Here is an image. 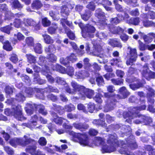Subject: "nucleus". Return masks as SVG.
<instances>
[{"label": "nucleus", "mask_w": 155, "mask_h": 155, "mask_svg": "<svg viewBox=\"0 0 155 155\" xmlns=\"http://www.w3.org/2000/svg\"><path fill=\"white\" fill-rule=\"evenodd\" d=\"M62 15L66 17L68 16L69 13V9L66 6H63L61 9V12Z\"/></svg>", "instance_id": "nucleus-32"}, {"label": "nucleus", "mask_w": 155, "mask_h": 155, "mask_svg": "<svg viewBox=\"0 0 155 155\" xmlns=\"http://www.w3.org/2000/svg\"><path fill=\"white\" fill-rule=\"evenodd\" d=\"M52 115L53 117V120L57 124L61 125L62 124L63 120H67L66 119L58 117L55 113L53 112Z\"/></svg>", "instance_id": "nucleus-21"}, {"label": "nucleus", "mask_w": 155, "mask_h": 155, "mask_svg": "<svg viewBox=\"0 0 155 155\" xmlns=\"http://www.w3.org/2000/svg\"><path fill=\"white\" fill-rule=\"evenodd\" d=\"M25 93L28 95L29 97H30L33 94V90L32 88L28 87L26 88L25 90Z\"/></svg>", "instance_id": "nucleus-62"}, {"label": "nucleus", "mask_w": 155, "mask_h": 155, "mask_svg": "<svg viewBox=\"0 0 155 155\" xmlns=\"http://www.w3.org/2000/svg\"><path fill=\"white\" fill-rule=\"evenodd\" d=\"M56 50V48L53 45H49L45 49V51L47 52H53Z\"/></svg>", "instance_id": "nucleus-52"}, {"label": "nucleus", "mask_w": 155, "mask_h": 155, "mask_svg": "<svg viewBox=\"0 0 155 155\" xmlns=\"http://www.w3.org/2000/svg\"><path fill=\"white\" fill-rule=\"evenodd\" d=\"M148 92L147 94V98L149 105L153 104L154 102L153 97L155 95L154 91L150 87H148L147 88Z\"/></svg>", "instance_id": "nucleus-13"}, {"label": "nucleus", "mask_w": 155, "mask_h": 155, "mask_svg": "<svg viewBox=\"0 0 155 155\" xmlns=\"http://www.w3.org/2000/svg\"><path fill=\"white\" fill-rule=\"evenodd\" d=\"M95 143L96 145L101 144L102 146L104 143V140L100 137H96L95 139Z\"/></svg>", "instance_id": "nucleus-53"}, {"label": "nucleus", "mask_w": 155, "mask_h": 155, "mask_svg": "<svg viewBox=\"0 0 155 155\" xmlns=\"http://www.w3.org/2000/svg\"><path fill=\"white\" fill-rule=\"evenodd\" d=\"M15 38H17L19 41L22 40L24 39L25 37L20 32L18 33L17 34H14Z\"/></svg>", "instance_id": "nucleus-61"}, {"label": "nucleus", "mask_w": 155, "mask_h": 155, "mask_svg": "<svg viewBox=\"0 0 155 155\" xmlns=\"http://www.w3.org/2000/svg\"><path fill=\"white\" fill-rule=\"evenodd\" d=\"M38 143L41 146H45L47 143V141L45 137H41L38 140Z\"/></svg>", "instance_id": "nucleus-59"}, {"label": "nucleus", "mask_w": 155, "mask_h": 155, "mask_svg": "<svg viewBox=\"0 0 155 155\" xmlns=\"http://www.w3.org/2000/svg\"><path fill=\"white\" fill-rule=\"evenodd\" d=\"M146 106L145 105H143L141 107H134L132 109V111H129L128 112H124L123 113V117L124 118L128 117L126 121L129 123H131V119H133L135 117L138 116L140 120H137L134 121L136 124H139L143 122L146 124H149L152 122V120L150 117H146L145 116L142 115L138 114L139 111L145 109Z\"/></svg>", "instance_id": "nucleus-1"}, {"label": "nucleus", "mask_w": 155, "mask_h": 155, "mask_svg": "<svg viewBox=\"0 0 155 155\" xmlns=\"http://www.w3.org/2000/svg\"><path fill=\"white\" fill-rule=\"evenodd\" d=\"M119 92L121 96L119 95H115L117 96V99H119L121 98H125L127 97L130 94V93L128 91L126 88L124 87H121L119 90Z\"/></svg>", "instance_id": "nucleus-15"}, {"label": "nucleus", "mask_w": 155, "mask_h": 155, "mask_svg": "<svg viewBox=\"0 0 155 155\" xmlns=\"http://www.w3.org/2000/svg\"><path fill=\"white\" fill-rule=\"evenodd\" d=\"M25 140L24 141L22 139L18 138H15L10 140L9 143L12 146L15 147L17 145H20L22 146H25L27 145L29 143L28 141L33 142L35 143V141L29 138V137L26 136H24Z\"/></svg>", "instance_id": "nucleus-8"}, {"label": "nucleus", "mask_w": 155, "mask_h": 155, "mask_svg": "<svg viewBox=\"0 0 155 155\" xmlns=\"http://www.w3.org/2000/svg\"><path fill=\"white\" fill-rule=\"evenodd\" d=\"M121 62V59L118 58H113L110 60V63L111 65L112 66H119L118 63Z\"/></svg>", "instance_id": "nucleus-39"}, {"label": "nucleus", "mask_w": 155, "mask_h": 155, "mask_svg": "<svg viewBox=\"0 0 155 155\" xmlns=\"http://www.w3.org/2000/svg\"><path fill=\"white\" fill-rule=\"evenodd\" d=\"M96 81L99 86L103 85L104 84V80L101 76H99L97 77Z\"/></svg>", "instance_id": "nucleus-41"}, {"label": "nucleus", "mask_w": 155, "mask_h": 155, "mask_svg": "<svg viewBox=\"0 0 155 155\" xmlns=\"http://www.w3.org/2000/svg\"><path fill=\"white\" fill-rule=\"evenodd\" d=\"M117 27H114L113 25H110L109 27V31L112 33L117 34Z\"/></svg>", "instance_id": "nucleus-60"}, {"label": "nucleus", "mask_w": 155, "mask_h": 155, "mask_svg": "<svg viewBox=\"0 0 155 155\" xmlns=\"http://www.w3.org/2000/svg\"><path fill=\"white\" fill-rule=\"evenodd\" d=\"M26 43L30 46H33L34 44V39L31 37H29L26 38L25 39Z\"/></svg>", "instance_id": "nucleus-45"}, {"label": "nucleus", "mask_w": 155, "mask_h": 155, "mask_svg": "<svg viewBox=\"0 0 155 155\" xmlns=\"http://www.w3.org/2000/svg\"><path fill=\"white\" fill-rule=\"evenodd\" d=\"M62 69L63 71H62V73L67 74L71 76L74 75V69L72 67L69 66L66 69L64 67L62 68Z\"/></svg>", "instance_id": "nucleus-22"}, {"label": "nucleus", "mask_w": 155, "mask_h": 155, "mask_svg": "<svg viewBox=\"0 0 155 155\" xmlns=\"http://www.w3.org/2000/svg\"><path fill=\"white\" fill-rule=\"evenodd\" d=\"M64 68L59 64H56L53 67L52 69L54 71H56L62 73V71H63L62 68Z\"/></svg>", "instance_id": "nucleus-51"}, {"label": "nucleus", "mask_w": 155, "mask_h": 155, "mask_svg": "<svg viewBox=\"0 0 155 155\" xmlns=\"http://www.w3.org/2000/svg\"><path fill=\"white\" fill-rule=\"evenodd\" d=\"M92 123L94 124L97 125L101 126L102 127H105L107 125L104 121L100 120H94L92 121Z\"/></svg>", "instance_id": "nucleus-34"}, {"label": "nucleus", "mask_w": 155, "mask_h": 155, "mask_svg": "<svg viewBox=\"0 0 155 155\" xmlns=\"http://www.w3.org/2000/svg\"><path fill=\"white\" fill-rule=\"evenodd\" d=\"M77 108L80 110H82L85 113H87V111L85 109V107L83 105V104H78L77 105Z\"/></svg>", "instance_id": "nucleus-58"}, {"label": "nucleus", "mask_w": 155, "mask_h": 155, "mask_svg": "<svg viewBox=\"0 0 155 155\" xmlns=\"http://www.w3.org/2000/svg\"><path fill=\"white\" fill-rule=\"evenodd\" d=\"M43 25L45 27H47L51 24V22L46 18H45L42 19Z\"/></svg>", "instance_id": "nucleus-55"}, {"label": "nucleus", "mask_w": 155, "mask_h": 155, "mask_svg": "<svg viewBox=\"0 0 155 155\" xmlns=\"http://www.w3.org/2000/svg\"><path fill=\"white\" fill-rule=\"evenodd\" d=\"M109 43L114 47H117L121 48L122 46V45L120 41L117 40V39H110L109 41Z\"/></svg>", "instance_id": "nucleus-25"}, {"label": "nucleus", "mask_w": 155, "mask_h": 155, "mask_svg": "<svg viewBox=\"0 0 155 155\" xmlns=\"http://www.w3.org/2000/svg\"><path fill=\"white\" fill-rule=\"evenodd\" d=\"M33 140L35 141V143L33 142H30L29 141H28L29 143L28 144L31 143L33 145L28 146L25 149L26 152L30 153L31 155H45V154L43 153L39 150L36 151L37 147L35 146V144L36 143V142L35 140Z\"/></svg>", "instance_id": "nucleus-10"}, {"label": "nucleus", "mask_w": 155, "mask_h": 155, "mask_svg": "<svg viewBox=\"0 0 155 155\" xmlns=\"http://www.w3.org/2000/svg\"><path fill=\"white\" fill-rule=\"evenodd\" d=\"M112 83L114 85H120L123 83V79H112L111 80Z\"/></svg>", "instance_id": "nucleus-43"}, {"label": "nucleus", "mask_w": 155, "mask_h": 155, "mask_svg": "<svg viewBox=\"0 0 155 155\" xmlns=\"http://www.w3.org/2000/svg\"><path fill=\"white\" fill-rule=\"evenodd\" d=\"M75 107L74 105L71 104H70L69 105L65 106L64 110L67 112H71L72 110H74Z\"/></svg>", "instance_id": "nucleus-48"}, {"label": "nucleus", "mask_w": 155, "mask_h": 155, "mask_svg": "<svg viewBox=\"0 0 155 155\" xmlns=\"http://www.w3.org/2000/svg\"><path fill=\"white\" fill-rule=\"evenodd\" d=\"M142 76L148 81L155 78V73L150 70L147 64H145L140 70Z\"/></svg>", "instance_id": "nucleus-7"}, {"label": "nucleus", "mask_w": 155, "mask_h": 155, "mask_svg": "<svg viewBox=\"0 0 155 155\" xmlns=\"http://www.w3.org/2000/svg\"><path fill=\"white\" fill-rule=\"evenodd\" d=\"M26 57L28 61L30 63H34L36 61L35 58L31 54H27Z\"/></svg>", "instance_id": "nucleus-47"}, {"label": "nucleus", "mask_w": 155, "mask_h": 155, "mask_svg": "<svg viewBox=\"0 0 155 155\" xmlns=\"http://www.w3.org/2000/svg\"><path fill=\"white\" fill-rule=\"evenodd\" d=\"M114 104L112 103V102L110 104H106L104 107V111L105 112H107L113 110V107L112 106V105Z\"/></svg>", "instance_id": "nucleus-54"}, {"label": "nucleus", "mask_w": 155, "mask_h": 155, "mask_svg": "<svg viewBox=\"0 0 155 155\" xmlns=\"http://www.w3.org/2000/svg\"><path fill=\"white\" fill-rule=\"evenodd\" d=\"M91 15V12L88 11L85 13L81 15V17L84 20L86 21L88 20Z\"/></svg>", "instance_id": "nucleus-35"}, {"label": "nucleus", "mask_w": 155, "mask_h": 155, "mask_svg": "<svg viewBox=\"0 0 155 155\" xmlns=\"http://www.w3.org/2000/svg\"><path fill=\"white\" fill-rule=\"evenodd\" d=\"M49 61L52 62H55L57 59V57L53 54H51L48 57Z\"/></svg>", "instance_id": "nucleus-49"}, {"label": "nucleus", "mask_w": 155, "mask_h": 155, "mask_svg": "<svg viewBox=\"0 0 155 155\" xmlns=\"http://www.w3.org/2000/svg\"><path fill=\"white\" fill-rule=\"evenodd\" d=\"M65 32L67 33L68 37L70 39L73 40H74L75 38L74 34L68 28H65Z\"/></svg>", "instance_id": "nucleus-38"}, {"label": "nucleus", "mask_w": 155, "mask_h": 155, "mask_svg": "<svg viewBox=\"0 0 155 155\" xmlns=\"http://www.w3.org/2000/svg\"><path fill=\"white\" fill-rule=\"evenodd\" d=\"M82 89L83 90L82 91L79 97L83 100L84 99L85 96L89 98H91L94 95V92L93 90L86 88L84 87H82Z\"/></svg>", "instance_id": "nucleus-12"}, {"label": "nucleus", "mask_w": 155, "mask_h": 155, "mask_svg": "<svg viewBox=\"0 0 155 155\" xmlns=\"http://www.w3.org/2000/svg\"><path fill=\"white\" fill-rule=\"evenodd\" d=\"M62 15L66 17L68 16L69 13V9L66 6H63L61 9V12Z\"/></svg>", "instance_id": "nucleus-33"}, {"label": "nucleus", "mask_w": 155, "mask_h": 155, "mask_svg": "<svg viewBox=\"0 0 155 155\" xmlns=\"http://www.w3.org/2000/svg\"><path fill=\"white\" fill-rule=\"evenodd\" d=\"M45 43L47 44H51L53 43L54 40L51 37L48 35H43Z\"/></svg>", "instance_id": "nucleus-29"}, {"label": "nucleus", "mask_w": 155, "mask_h": 155, "mask_svg": "<svg viewBox=\"0 0 155 155\" xmlns=\"http://www.w3.org/2000/svg\"><path fill=\"white\" fill-rule=\"evenodd\" d=\"M21 23V22L20 19L16 18L13 22V25L15 27L18 28L20 27Z\"/></svg>", "instance_id": "nucleus-56"}, {"label": "nucleus", "mask_w": 155, "mask_h": 155, "mask_svg": "<svg viewBox=\"0 0 155 155\" xmlns=\"http://www.w3.org/2000/svg\"><path fill=\"white\" fill-rule=\"evenodd\" d=\"M5 113L8 116H14L19 120H22L25 119L22 115L21 107L19 105H18L15 107H13L12 109H5Z\"/></svg>", "instance_id": "nucleus-5"}, {"label": "nucleus", "mask_w": 155, "mask_h": 155, "mask_svg": "<svg viewBox=\"0 0 155 155\" xmlns=\"http://www.w3.org/2000/svg\"><path fill=\"white\" fill-rule=\"evenodd\" d=\"M107 144H104L101 147V151L103 153H110L114 151L116 149L114 146L118 144L117 137L116 134L110 135L107 140Z\"/></svg>", "instance_id": "nucleus-4"}, {"label": "nucleus", "mask_w": 155, "mask_h": 155, "mask_svg": "<svg viewBox=\"0 0 155 155\" xmlns=\"http://www.w3.org/2000/svg\"><path fill=\"white\" fill-rule=\"evenodd\" d=\"M42 6V4L39 0H33L31 5L32 8L34 9H38Z\"/></svg>", "instance_id": "nucleus-23"}, {"label": "nucleus", "mask_w": 155, "mask_h": 155, "mask_svg": "<svg viewBox=\"0 0 155 155\" xmlns=\"http://www.w3.org/2000/svg\"><path fill=\"white\" fill-rule=\"evenodd\" d=\"M140 21L139 18H130L129 20H127V23L136 25H138Z\"/></svg>", "instance_id": "nucleus-27"}, {"label": "nucleus", "mask_w": 155, "mask_h": 155, "mask_svg": "<svg viewBox=\"0 0 155 155\" xmlns=\"http://www.w3.org/2000/svg\"><path fill=\"white\" fill-rule=\"evenodd\" d=\"M89 74L86 71H81L75 73V76L77 78L84 79L85 78L88 77Z\"/></svg>", "instance_id": "nucleus-19"}, {"label": "nucleus", "mask_w": 155, "mask_h": 155, "mask_svg": "<svg viewBox=\"0 0 155 155\" xmlns=\"http://www.w3.org/2000/svg\"><path fill=\"white\" fill-rule=\"evenodd\" d=\"M52 26L53 27H50L48 29V32L51 34L54 33L56 29L58 28L57 25L54 23L52 24Z\"/></svg>", "instance_id": "nucleus-44"}, {"label": "nucleus", "mask_w": 155, "mask_h": 155, "mask_svg": "<svg viewBox=\"0 0 155 155\" xmlns=\"http://www.w3.org/2000/svg\"><path fill=\"white\" fill-rule=\"evenodd\" d=\"M127 49L129 50L130 58L127 61L126 64L128 65H131L136 61L137 57V50L135 48L130 47H128Z\"/></svg>", "instance_id": "nucleus-9"}, {"label": "nucleus", "mask_w": 155, "mask_h": 155, "mask_svg": "<svg viewBox=\"0 0 155 155\" xmlns=\"http://www.w3.org/2000/svg\"><path fill=\"white\" fill-rule=\"evenodd\" d=\"M123 147L118 150L119 152L121 154L126 155H133V153L130 151H128V149L125 146H123Z\"/></svg>", "instance_id": "nucleus-26"}, {"label": "nucleus", "mask_w": 155, "mask_h": 155, "mask_svg": "<svg viewBox=\"0 0 155 155\" xmlns=\"http://www.w3.org/2000/svg\"><path fill=\"white\" fill-rule=\"evenodd\" d=\"M55 80L56 82L58 84L64 85L66 84L65 80L63 78L57 77L55 78Z\"/></svg>", "instance_id": "nucleus-36"}, {"label": "nucleus", "mask_w": 155, "mask_h": 155, "mask_svg": "<svg viewBox=\"0 0 155 155\" xmlns=\"http://www.w3.org/2000/svg\"><path fill=\"white\" fill-rule=\"evenodd\" d=\"M42 73L46 76L48 81L49 82L51 83H54V78L49 74L51 73L49 67L47 66L45 67V69L42 70Z\"/></svg>", "instance_id": "nucleus-16"}, {"label": "nucleus", "mask_w": 155, "mask_h": 155, "mask_svg": "<svg viewBox=\"0 0 155 155\" xmlns=\"http://www.w3.org/2000/svg\"><path fill=\"white\" fill-rule=\"evenodd\" d=\"M34 49L36 53L38 54L41 53L42 50L41 45L40 43L36 44L35 45Z\"/></svg>", "instance_id": "nucleus-37"}, {"label": "nucleus", "mask_w": 155, "mask_h": 155, "mask_svg": "<svg viewBox=\"0 0 155 155\" xmlns=\"http://www.w3.org/2000/svg\"><path fill=\"white\" fill-rule=\"evenodd\" d=\"M78 25L82 30V36L84 38L93 37V34L96 31L95 28L93 26L89 24L84 25L82 23H79Z\"/></svg>", "instance_id": "nucleus-6"}, {"label": "nucleus", "mask_w": 155, "mask_h": 155, "mask_svg": "<svg viewBox=\"0 0 155 155\" xmlns=\"http://www.w3.org/2000/svg\"><path fill=\"white\" fill-rule=\"evenodd\" d=\"M67 132L70 135L72 136V140L73 141L75 142H78L83 146L93 147V144L90 143L91 140L88 139L87 134L75 133L72 131H69Z\"/></svg>", "instance_id": "nucleus-2"}, {"label": "nucleus", "mask_w": 155, "mask_h": 155, "mask_svg": "<svg viewBox=\"0 0 155 155\" xmlns=\"http://www.w3.org/2000/svg\"><path fill=\"white\" fill-rule=\"evenodd\" d=\"M12 29V27L10 26H7L0 28V30L2 31L9 34L10 31Z\"/></svg>", "instance_id": "nucleus-42"}, {"label": "nucleus", "mask_w": 155, "mask_h": 155, "mask_svg": "<svg viewBox=\"0 0 155 155\" xmlns=\"http://www.w3.org/2000/svg\"><path fill=\"white\" fill-rule=\"evenodd\" d=\"M115 95H116L114 94H111L109 92H105L104 93V96L105 97L108 98L109 100L112 99L113 100L114 102L116 101L117 96H115Z\"/></svg>", "instance_id": "nucleus-30"}, {"label": "nucleus", "mask_w": 155, "mask_h": 155, "mask_svg": "<svg viewBox=\"0 0 155 155\" xmlns=\"http://www.w3.org/2000/svg\"><path fill=\"white\" fill-rule=\"evenodd\" d=\"M38 119V117L37 115H34L31 117V122L30 124H24L25 125L32 130L34 128H37L38 127H35V126L37 125V120Z\"/></svg>", "instance_id": "nucleus-17"}, {"label": "nucleus", "mask_w": 155, "mask_h": 155, "mask_svg": "<svg viewBox=\"0 0 155 155\" xmlns=\"http://www.w3.org/2000/svg\"><path fill=\"white\" fill-rule=\"evenodd\" d=\"M13 88L9 86H7L5 89V92L6 94H12L13 92Z\"/></svg>", "instance_id": "nucleus-57"}, {"label": "nucleus", "mask_w": 155, "mask_h": 155, "mask_svg": "<svg viewBox=\"0 0 155 155\" xmlns=\"http://www.w3.org/2000/svg\"><path fill=\"white\" fill-rule=\"evenodd\" d=\"M71 85L73 89V91H74V94L75 93L76 91H78L79 92V96L80 95L81 93L83 90L82 89V87H84L78 85L76 82L74 81L71 82Z\"/></svg>", "instance_id": "nucleus-18"}, {"label": "nucleus", "mask_w": 155, "mask_h": 155, "mask_svg": "<svg viewBox=\"0 0 155 155\" xmlns=\"http://www.w3.org/2000/svg\"><path fill=\"white\" fill-rule=\"evenodd\" d=\"M67 58L68 60L72 62L76 61L77 60L76 55L73 53L71 54L69 56H67Z\"/></svg>", "instance_id": "nucleus-40"}, {"label": "nucleus", "mask_w": 155, "mask_h": 155, "mask_svg": "<svg viewBox=\"0 0 155 155\" xmlns=\"http://www.w3.org/2000/svg\"><path fill=\"white\" fill-rule=\"evenodd\" d=\"M94 100L98 103H101L102 102V100L99 94H97L94 98Z\"/></svg>", "instance_id": "nucleus-63"}, {"label": "nucleus", "mask_w": 155, "mask_h": 155, "mask_svg": "<svg viewBox=\"0 0 155 155\" xmlns=\"http://www.w3.org/2000/svg\"><path fill=\"white\" fill-rule=\"evenodd\" d=\"M34 81L40 84H42L45 83L46 81L44 80L41 79L39 78V75L37 73H35L34 74Z\"/></svg>", "instance_id": "nucleus-28"}, {"label": "nucleus", "mask_w": 155, "mask_h": 155, "mask_svg": "<svg viewBox=\"0 0 155 155\" xmlns=\"http://www.w3.org/2000/svg\"><path fill=\"white\" fill-rule=\"evenodd\" d=\"M93 49H90V44L89 43H87L86 45V49L88 53H92L94 55L99 57L101 59H98V60L100 63H105L107 62V60L104 59L105 56V55L101 54L102 48L99 44L94 42L93 43Z\"/></svg>", "instance_id": "nucleus-3"}, {"label": "nucleus", "mask_w": 155, "mask_h": 155, "mask_svg": "<svg viewBox=\"0 0 155 155\" xmlns=\"http://www.w3.org/2000/svg\"><path fill=\"white\" fill-rule=\"evenodd\" d=\"M36 108V105L27 104L25 107V110L26 113L29 115L33 114L34 109Z\"/></svg>", "instance_id": "nucleus-20"}, {"label": "nucleus", "mask_w": 155, "mask_h": 155, "mask_svg": "<svg viewBox=\"0 0 155 155\" xmlns=\"http://www.w3.org/2000/svg\"><path fill=\"white\" fill-rule=\"evenodd\" d=\"M95 16L98 18L101 19L99 21L100 25L101 27L100 28L103 29L104 27L107 25L106 20L105 19V16L104 13L102 12L101 10L100 9H97L96 11Z\"/></svg>", "instance_id": "nucleus-11"}, {"label": "nucleus", "mask_w": 155, "mask_h": 155, "mask_svg": "<svg viewBox=\"0 0 155 155\" xmlns=\"http://www.w3.org/2000/svg\"><path fill=\"white\" fill-rule=\"evenodd\" d=\"M36 108L37 109H38L39 112L43 115H45L47 114L46 111L45 110L44 107L42 105H36Z\"/></svg>", "instance_id": "nucleus-31"}, {"label": "nucleus", "mask_w": 155, "mask_h": 155, "mask_svg": "<svg viewBox=\"0 0 155 155\" xmlns=\"http://www.w3.org/2000/svg\"><path fill=\"white\" fill-rule=\"evenodd\" d=\"M23 23L26 26H32L34 27L36 29H39V25L31 18H24L23 20Z\"/></svg>", "instance_id": "nucleus-14"}, {"label": "nucleus", "mask_w": 155, "mask_h": 155, "mask_svg": "<svg viewBox=\"0 0 155 155\" xmlns=\"http://www.w3.org/2000/svg\"><path fill=\"white\" fill-rule=\"evenodd\" d=\"M143 22V25L145 27H149L153 25V22L152 21H149L147 19H144Z\"/></svg>", "instance_id": "nucleus-50"}, {"label": "nucleus", "mask_w": 155, "mask_h": 155, "mask_svg": "<svg viewBox=\"0 0 155 155\" xmlns=\"http://www.w3.org/2000/svg\"><path fill=\"white\" fill-rule=\"evenodd\" d=\"M95 106L94 104L90 103L88 104V109L90 112L91 113L93 112Z\"/></svg>", "instance_id": "nucleus-64"}, {"label": "nucleus", "mask_w": 155, "mask_h": 155, "mask_svg": "<svg viewBox=\"0 0 155 155\" xmlns=\"http://www.w3.org/2000/svg\"><path fill=\"white\" fill-rule=\"evenodd\" d=\"M140 36L143 38L144 41L146 44L150 43L153 40V39L151 37L145 35L141 31L138 32Z\"/></svg>", "instance_id": "nucleus-24"}, {"label": "nucleus", "mask_w": 155, "mask_h": 155, "mask_svg": "<svg viewBox=\"0 0 155 155\" xmlns=\"http://www.w3.org/2000/svg\"><path fill=\"white\" fill-rule=\"evenodd\" d=\"M3 48L4 49L8 51H11L12 49V47L8 41H6L4 43Z\"/></svg>", "instance_id": "nucleus-46"}]
</instances>
